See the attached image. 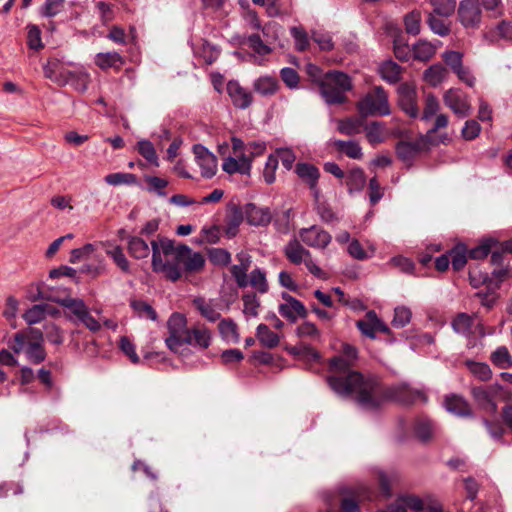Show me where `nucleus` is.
<instances>
[{
	"instance_id": "nucleus-1",
	"label": "nucleus",
	"mask_w": 512,
	"mask_h": 512,
	"mask_svg": "<svg viewBox=\"0 0 512 512\" xmlns=\"http://www.w3.org/2000/svg\"><path fill=\"white\" fill-rule=\"evenodd\" d=\"M330 385L331 389L340 396L353 395L358 404L366 410L375 409L387 400H395L403 404L426 400L423 392L414 390L407 384L384 389L376 380L365 379L360 373L350 374L345 385H340L339 379L331 378Z\"/></svg>"
},
{
	"instance_id": "nucleus-2",
	"label": "nucleus",
	"mask_w": 512,
	"mask_h": 512,
	"mask_svg": "<svg viewBox=\"0 0 512 512\" xmlns=\"http://www.w3.org/2000/svg\"><path fill=\"white\" fill-rule=\"evenodd\" d=\"M205 258L200 252H193L187 245H175L166 237L152 242V268L161 272L171 281H177L184 271L193 273L202 270Z\"/></svg>"
},
{
	"instance_id": "nucleus-3",
	"label": "nucleus",
	"mask_w": 512,
	"mask_h": 512,
	"mask_svg": "<svg viewBox=\"0 0 512 512\" xmlns=\"http://www.w3.org/2000/svg\"><path fill=\"white\" fill-rule=\"evenodd\" d=\"M352 89L351 78L343 72H328L320 84V93L327 104H341L346 101V92Z\"/></svg>"
},
{
	"instance_id": "nucleus-4",
	"label": "nucleus",
	"mask_w": 512,
	"mask_h": 512,
	"mask_svg": "<svg viewBox=\"0 0 512 512\" xmlns=\"http://www.w3.org/2000/svg\"><path fill=\"white\" fill-rule=\"evenodd\" d=\"M65 309V317L73 324H83L92 332L101 329V324L89 312L85 302L79 298L66 297L58 301Z\"/></svg>"
},
{
	"instance_id": "nucleus-5",
	"label": "nucleus",
	"mask_w": 512,
	"mask_h": 512,
	"mask_svg": "<svg viewBox=\"0 0 512 512\" xmlns=\"http://www.w3.org/2000/svg\"><path fill=\"white\" fill-rule=\"evenodd\" d=\"M361 116H387L391 113L388 94L381 86H376L357 104Z\"/></svg>"
},
{
	"instance_id": "nucleus-6",
	"label": "nucleus",
	"mask_w": 512,
	"mask_h": 512,
	"mask_svg": "<svg viewBox=\"0 0 512 512\" xmlns=\"http://www.w3.org/2000/svg\"><path fill=\"white\" fill-rule=\"evenodd\" d=\"M167 328L169 331V336L165 339L167 347L175 353H182L184 350H188L185 347V342L190 339V329L187 328L185 316L180 313H173L167 322Z\"/></svg>"
},
{
	"instance_id": "nucleus-7",
	"label": "nucleus",
	"mask_w": 512,
	"mask_h": 512,
	"mask_svg": "<svg viewBox=\"0 0 512 512\" xmlns=\"http://www.w3.org/2000/svg\"><path fill=\"white\" fill-rule=\"evenodd\" d=\"M233 155L224 158L222 169L228 174L240 173L250 175L252 169V158L244 152V142L236 137L231 139Z\"/></svg>"
},
{
	"instance_id": "nucleus-8",
	"label": "nucleus",
	"mask_w": 512,
	"mask_h": 512,
	"mask_svg": "<svg viewBox=\"0 0 512 512\" xmlns=\"http://www.w3.org/2000/svg\"><path fill=\"white\" fill-rule=\"evenodd\" d=\"M357 356L358 352L354 346L347 343L342 344L341 354L333 357L329 362L330 371L334 374L328 378L330 387L331 378H337L340 385H345L347 378L353 373L349 371V368L353 365Z\"/></svg>"
},
{
	"instance_id": "nucleus-9",
	"label": "nucleus",
	"mask_w": 512,
	"mask_h": 512,
	"mask_svg": "<svg viewBox=\"0 0 512 512\" xmlns=\"http://www.w3.org/2000/svg\"><path fill=\"white\" fill-rule=\"evenodd\" d=\"M397 104L409 118L419 117L418 92L415 84L402 83L397 88Z\"/></svg>"
},
{
	"instance_id": "nucleus-10",
	"label": "nucleus",
	"mask_w": 512,
	"mask_h": 512,
	"mask_svg": "<svg viewBox=\"0 0 512 512\" xmlns=\"http://www.w3.org/2000/svg\"><path fill=\"white\" fill-rule=\"evenodd\" d=\"M506 277H512V270H495L491 277L486 272H482L478 267H471L469 270V281L474 288L486 284L488 288L498 289L500 283Z\"/></svg>"
},
{
	"instance_id": "nucleus-11",
	"label": "nucleus",
	"mask_w": 512,
	"mask_h": 512,
	"mask_svg": "<svg viewBox=\"0 0 512 512\" xmlns=\"http://www.w3.org/2000/svg\"><path fill=\"white\" fill-rule=\"evenodd\" d=\"M458 19L466 29L478 28L482 19L478 0H462L458 6Z\"/></svg>"
},
{
	"instance_id": "nucleus-12",
	"label": "nucleus",
	"mask_w": 512,
	"mask_h": 512,
	"mask_svg": "<svg viewBox=\"0 0 512 512\" xmlns=\"http://www.w3.org/2000/svg\"><path fill=\"white\" fill-rule=\"evenodd\" d=\"M444 104L459 118H465L471 113L468 96L460 89L451 88L443 95Z\"/></svg>"
},
{
	"instance_id": "nucleus-13",
	"label": "nucleus",
	"mask_w": 512,
	"mask_h": 512,
	"mask_svg": "<svg viewBox=\"0 0 512 512\" xmlns=\"http://www.w3.org/2000/svg\"><path fill=\"white\" fill-rule=\"evenodd\" d=\"M301 241L312 248L324 249L331 242V235L319 226L313 225L299 231Z\"/></svg>"
},
{
	"instance_id": "nucleus-14",
	"label": "nucleus",
	"mask_w": 512,
	"mask_h": 512,
	"mask_svg": "<svg viewBox=\"0 0 512 512\" xmlns=\"http://www.w3.org/2000/svg\"><path fill=\"white\" fill-rule=\"evenodd\" d=\"M254 211L255 205L253 203H248L243 207H235L225 229L226 235L229 238L234 237L237 234L238 227L242 223L244 217H246L249 224L254 225Z\"/></svg>"
},
{
	"instance_id": "nucleus-15",
	"label": "nucleus",
	"mask_w": 512,
	"mask_h": 512,
	"mask_svg": "<svg viewBox=\"0 0 512 512\" xmlns=\"http://www.w3.org/2000/svg\"><path fill=\"white\" fill-rule=\"evenodd\" d=\"M501 389L502 387L498 384L489 387H474L472 389V395L482 409L494 414L497 411V404L494 398Z\"/></svg>"
},
{
	"instance_id": "nucleus-16",
	"label": "nucleus",
	"mask_w": 512,
	"mask_h": 512,
	"mask_svg": "<svg viewBox=\"0 0 512 512\" xmlns=\"http://www.w3.org/2000/svg\"><path fill=\"white\" fill-rule=\"evenodd\" d=\"M196 162L201 169L204 178H212L217 172V159L201 144L193 146Z\"/></svg>"
},
{
	"instance_id": "nucleus-17",
	"label": "nucleus",
	"mask_w": 512,
	"mask_h": 512,
	"mask_svg": "<svg viewBox=\"0 0 512 512\" xmlns=\"http://www.w3.org/2000/svg\"><path fill=\"white\" fill-rule=\"evenodd\" d=\"M371 496V488L365 484H359L351 490L349 495L342 498L341 510L343 512H361L358 501L371 499Z\"/></svg>"
},
{
	"instance_id": "nucleus-18",
	"label": "nucleus",
	"mask_w": 512,
	"mask_h": 512,
	"mask_svg": "<svg viewBox=\"0 0 512 512\" xmlns=\"http://www.w3.org/2000/svg\"><path fill=\"white\" fill-rule=\"evenodd\" d=\"M407 509L414 512H424V500L413 494H402L388 505L383 512H407Z\"/></svg>"
},
{
	"instance_id": "nucleus-19",
	"label": "nucleus",
	"mask_w": 512,
	"mask_h": 512,
	"mask_svg": "<svg viewBox=\"0 0 512 512\" xmlns=\"http://www.w3.org/2000/svg\"><path fill=\"white\" fill-rule=\"evenodd\" d=\"M430 146V140L427 136H420L415 141H402L396 146L398 157L403 161H409L420 151L427 150Z\"/></svg>"
},
{
	"instance_id": "nucleus-20",
	"label": "nucleus",
	"mask_w": 512,
	"mask_h": 512,
	"mask_svg": "<svg viewBox=\"0 0 512 512\" xmlns=\"http://www.w3.org/2000/svg\"><path fill=\"white\" fill-rule=\"evenodd\" d=\"M357 328L369 338H375V332L389 333V327L377 316L374 311H369L364 320L357 321Z\"/></svg>"
},
{
	"instance_id": "nucleus-21",
	"label": "nucleus",
	"mask_w": 512,
	"mask_h": 512,
	"mask_svg": "<svg viewBox=\"0 0 512 512\" xmlns=\"http://www.w3.org/2000/svg\"><path fill=\"white\" fill-rule=\"evenodd\" d=\"M283 299L285 302L279 306V312L283 317L295 322L298 317L306 316L307 310L299 300L288 294H283Z\"/></svg>"
},
{
	"instance_id": "nucleus-22",
	"label": "nucleus",
	"mask_w": 512,
	"mask_h": 512,
	"mask_svg": "<svg viewBox=\"0 0 512 512\" xmlns=\"http://www.w3.org/2000/svg\"><path fill=\"white\" fill-rule=\"evenodd\" d=\"M295 172L302 180L308 183L310 189L314 193V196L318 198L319 191L317 189V181L320 176L318 168L312 164L298 163L296 165Z\"/></svg>"
},
{
	"instance_id": "nucleus-23",
	"label": "nucleus",
	"mask_w": 512,
	"mask_h": 512,
	"mask_svg": "<svg viewBox=\"0 0 512 512\" xmlns=\"http://www.w3.org/2000/svg\"><path fill=\"white\" fill-rule=\"evenodd\" d=\"M152 240L151 242H153ZM127 250L131 257L135 259H145L152 251V243L149 244L140 236H127Z\"/></svg>"
},
{
	"instance_id": "nucleus-24",
	"label": "nucleus",
	"mask_w": 512,
	"mask_h": 512,
	"mask_svg": "<svg viewBox=\"0 0 512 512\" xmlns=\"http://www.w3.org/2000/svg\"><path fill=\"white\" fill-rule=\"evenodd\" d=\"M56 313L57 310L49 304H36L24 313L23 318L29 325H32L41 322L47 315Z\"/></svg>"
},
{
	"instance_id": "nucleus-25",
	"label": "nucleus",
	"mask_w": 512,
	"mask_h": 512,
	"mask_svg": "<svg viewBox=\"0 0 512 512\" xmlns=\"http://www.w3.org/2000/svg\"><path fill=\"white\" fill-rule=\"evenodd\" d=\"M227 91L234 105L239 108L244 109L252 102V96L238 82L230 81L227 84Z\"/></svg>"
},
{
	"instance_id": "nucleus-26",
	"label": "nucleus",
	"mask_w": 512,
	"mask_h": 512,
	"mask_svg": "<svg viewBox=\"0 0 512 512\" xmlns=\"http://www.w3.org/2000/svg\"><path fill=\"white\" fill-rule=\"evenodd\" d=\"M95 64L102 70L113 68L120 70L124 65V58L117 52H101L95 55Z\"/></svg>"
},
{
	"instance_id": "nucleus-27",
	"label": "nucleus",
	"mask_w": 512,
	"mask_h": 512,
	"mask_svg": "<svg viewBox=\"0 0 512 512\" xmlns=\"http://www.w3.org/2000/svg\"><path fill=\"white\" fill-rule=\"evenodd\" d=\"M447 77L448 70L441 63L431 65L423 73L424 81L432 87L439 86Z\"/></svg>"
},
{
	"instance_id": "nucleus-28",
	"label": "nucleus",
	"mask_w": 512,
	"mask_h": 512,
	"mask_svg": "<svg viewBox=\"0 0 512 512\" xmlns=\"http://www.w3.org/2000/svg\"><path fill=\"white\" fill-rule=\"evenodd\" d=\"M440 111L439 99L433 93H427L424 96L423 111L419 110V117L417 119L427 123L431 121Z\"/></svg>"
},
{
	"instance_id": "nucleus-29",
	"label": "nucleus",
	"mask_w": 512,
	"mask_h": 512,
	"mask_svg": "<svg viewBox=\"0 0 512 512\" xmlns=\"http://www.w3.org/2000/svg\"><path fill=\"white\" fill-rule=\"evenodd\" d=\"M286 257L294 264L305 262L311 254L297 239H292L285 247Z\"/></svg>"
},
{
	"instance_id": "nucleus-30",
	"label": "nucleus",
	"mask_w": 512,
	"mask_h": 512,
	"mask_svg": "<svg viewBox=\"0 0 512 512\" xmlns=\"http://www.w3.org/2000/svg\"><path fill=\"white\" fill-rule=\"evenodd\" d=\"M445 408L448 412L457 416H470L471 410L466 400L458 395L447 396L444 401Z\"/></svg>"
},
{
	"instance_id": "nucleus-31",
	"label": "nucleus",
	"mask_w": 512,
	"mask_h": 512,
	"mask_svg": "<svg viewBox=\"0 0 512 512\" xmlns=\"http://www.w3.org/2000/svg\"><path fill=\"white\" fill-rule=\"evenodd\" d=\"M193 305L200 312V314L210 322H215L220 318V313L217 310L216 304L212 300L198 297L193 300Z\"/></svg>"
},
{
	"instance_id": "nucleus-32",
	"label": "nucleus",
	"mask_w": 512,
	"mask_h": 512,
	"mask_svg": "<svg viewBox=\"0 0 512 512\" xmlns=\"http://www.w3.org/2000/svg\"><path fill=\"white\" fill-rule=\"evenodd\" d=\"M192 49L194 55L196 57L202 58L206 64H212L219 56V50L217 47L204 40L194 44Z\"/></svg>"
},
{
	"instance_id": "nucleus-33",
	"label": "nucleus",
	"mask_w": 512,
	"mask_h": 512,
	"mask_svg": "<svg viewBox=\"0 0 512 512\" xmlns=\"http://www.w3.org/2000/svg\"><path fill=\"white\" fill-rule=\"evenodd\" d=\"M189 341L185 342L187 345L198 346L200 348H207L211 343V333L205 327H195L189 330Z\"/></svg>"
},
{
	"instance_id": "nucleus-34",
	"label": "nucleus",
	"mask_w": 512,
	"mask_h": 512,
	"mask_svg": "<svg viewBox=\"0 0 512 512\" xmlns=\"http://www.w3.org/2000/svg\"><path fill=\"white\" fill-rule=\"evenodd\" d=\"M376 478L379 483L381 493L384 497L388 498L392 495V484L399 479L396 471H384L381 469L376 470Z\"/></svg>"
},
{
	"instance_id": "nucleus-35",
	"label": "nucleus",
	"mask_w": 512,
	"mask_h": 512,
	"mask_svg": "<svg viewBox=\"0 0 512 512\" xmlns=\"http://www.w3.org/2000/svg\"><path fill=\"white\" fill-rule=\"evenodd\" d=\"M38 341H30L26 348V355L30 362L34 364H39L44 361L46 357V353L44 348L42 347V333L37 331Z\"/></svg>"
},
{
	"instance_id": "nucleus-36",
	"label": "nucleus",
	"mask_w": 512,
	"mask_h": 512,
	"mask_svg": "<svg viewBox=\"0 0 512 512\" xmlns=\"http://www.w3.org/2000/svg\"><path fill=\"white\" fill-rule=\"evenodd\" d=\"M366 184V176L361 168L351 169L346 176V185L350 193L361 191Z\"/></svg>"
},
{
	"instance_id": "nucleus-37",
	"label": "nucleus",
	"mask_w": 512,
	"mask_h": 512,
	"mask_svg": "<svg viewBox=\"0 0 512 512\" xmlns=\"http://www.w3.org/2000/svg\"><path fill=\"white\" fill-rule=\"evenodd\" d=\"M379 73L383 80L394 84L400 80L401 67L394 61L388 60L380 65Z\"/></svg>"
},
{
	"instance_id": "nucleus-38",
	"label": "nucleus",
	"mask_w": 512,
	"mask_h": 512,
	"mask_svg": "<svg viewBox=\"0 0 512 512\" xmlns=\"http://www.w3.org/2000/svg\"><path fill=\"white\" fill-rule=\"evenodd\" d=\"M219 333L222 339L227 343H237L239 341L238 327L230 319H224L219 323Z\"/></svg>"
},
{
	"instance_id": "nucleus-39",
	"label": "nucleus",
	"mask_w": 512,
	"mask_h": 512,
	"mask_svg": "<svg viewBox=\"0 0 512 512\" xmlns=\"http://www.w3.org/2000/svg\"><path fill=\"white\" fill-rule=\"evenodd\" d=\"M106 254L113 260L115 265L124 273H131V265L126 255L123 252V249L116 245L108 250H106Z\"/></svg>"
},
{
	"instance_id": "nucleus-40",
	"label": "nucleus",
	"mask_w": 512,
	"mask_h": 512,
	"mask_svg": "<svg viewBox=\"0 0 512 512\" xmlns=\"http://www.w3.org/2000/svg\"><path fill=\"white\" fill-rule=\"evenodd\" d=\"M247 271L243 265H234L232 267L231 273L239 287H247L249 284L256 286V272L252 271L248 276Z\"/></svg>"
},
{
	"instance_id": "nucleus-41",
	"label": "nucleus",
	"mask_w": 512,
	"mask_h": 512,
	"mask_svg": "<svg viewBox=\"0 0 512 512\" xmlns=\"http://www.w3.org/2000/svg\"><path fill=\"white\" fill-rule=\"evenodd\" d=\"M414 432L422 440H429L435 432V426L428 418H419L414 423Z\"/></svg>"
},
{
	"instance_id": "nucleus-42",
	"label": "nucleus",
	"mask_w": 512,
	"mask_h": 512,
	"mask_svg": "<svg viewBox=\"0 0 512 512\" xmlns=\"http://www.w3.org/2000/svg\"><path fill=\"white\" fill-rule=\"evenodd\" d=\"M334 146L351 159H361L363 157L362 148L355 141L336 140Z\"/></svg>"
},
{
	"instance_id": "nucleus-43",
	"label": "nucleus",
	"mask_w": 512,
	"mask_h": 512,
	"mask_svg": "<svg viewBox=\"0 0 512 512\" xmlns=\"http://www.w3.org/2000/svg\"><path fill=\"white\" fill-rule=\"evenodd\" d=\"M365 130L368 141L373 145L383 142L386 138V128L380 122L370 123Z\"/></svg>"
},
{
	"instance_id": "nucleus-44",
	"label": "nucleus",
	"mask_w": 512,
	"mask_h": 512,
	"mask_svg": "<svg viewBox=\"0 0 512 512\" xmlns=\"http://www.w3.org/2000/svg\"><path fill=\"white\" fill-rule=\"evenodd\" d=\"M474 322V317L466 313H459L452 321V327L458 334L468 336Z\"/></svg>"
},
{
	"instance_id": "nucleus-45",
	"label": "nucleus",
	"mask_w": 512,
	"mask_h": 512,
	"mask_svg": "<svg viewBox=\"0 0 512 512\" xmlns=\"http://www.w3.org/2000/svg\"><path fill=\"white\" fill-rule=\"evenodd\" d=\"M130 306L139 317L152 321L157 320V313L155 309L147 302L133 299L130 301Z\"/></svg>"
},
{
	"instance_id": "nucleus-46",
	"label": "nucleus",
	"mask_w": 512,
	"mask_h": 512,
	"mask_svg": "<svg viewBox=\"0 0 512 512\" xmlns=\"http://www.w3.org/2000/svg\"><path fill=\"white\" fill-rule=\"evenodd\" d=\"M436 53V47L427 41H419L413 47L414 58L421 61L430 60Z\"/></svg>"
},
{
	"instance_id": "nucleus-47",
	"label": "nucleus",
	"mask_w": 512,
	"mask_h": 512,
	"mask_svg": "<svg viewBox=\"0 0 512 512\" xmlns=\"http://www.w3.org/2000/svg\"><path fill=\"white\" fill-rule=\"evenodd\" d=\"M137 150L150 164L158 166V156L153 144L148 140H141L137 143Z\"/></svg>"
},
{
	"instance_id": "nucleus-48",
	"label": "nucleus",
	"mask_w": 512,
	"mask_h": 512,
	"mask_svg": "<svg viewBox=\"0 0 512 512\" xmlns=\"http://www.w3.org/2000/svg\"><path fill=\"white\" fill-rule=\"evenodd\" d=\"M492 362L501 369L512 367V357L505 346L498 347L491 356Z\"/></svg>"
},
{
	"instance_id": "nucleus-49",
	"label": "nucleus",
	"mask_w": 512,
	"mask_h": 512,
	"mask_svg": "<svg viewBox=\"0 0 512 512\" xmlns=\"http://www.w3.org/2000/svg\"><path fill=\"white\" fill-rule=\"evenodd\" d=\"M404 25L407 33L417 35L421 27V13L413 10L404 17Z\"/></svg>"
},
{
	"instance_id": "nucleus-50",
	"label": "nucleus",
	"mask_w": 512,
	"mask_h": 512,
	"mask_svg": "<svg viewBox=\"0 0 512 512\" xmlns=\"http://www.w3.org/2000/svg\"><path fill=\"white\" fill-rule=\"evenodd\" d=\"M433 12L439 16H450L456 7L455 0H430Z\"/></svg>"
},
{
	"instance_id": "nucleus-51",
	"label": "nucleus",
	"mask_w": 512,
	"mask_h": 512,
	"mask_svg": "<svg viewBox=\"0 0 512 512\" xmlns=\"http://www.w3.org/2000/svg\"><path fill=\"white\" fill-rule=\"evenodd\" d=\"M258 340L265 346L272 348L278 345L279 336L270 331L266 325H258Z\"/></svg>"
},
{
	"instance_id": "nucleus-52",
	"label": "nucleus",
	"mask_w": 512,
	"mask_h": 512,
	"mask_svg": "<svg viewBox=\"0 0 512 512\" xmlns=\"http://www.w3.org/2000/svg\"><path fill=\"white\" fill-rule=\"evenodd\" d=\"M65 5V0H46L40 9V14L44 17H54L59 14Z\"/></svg>"
},
{
	"instance_id": "nucleus-53",
	"label": "nucleus",
	"mask_w": 512,
	"mask_h": 512,
	"mask_svg": "<svg viewBox=\"0 0 512 512\" xmlns=\"http://www.w3.org/2000/svg\"><path fill=\"white\" fill-rule=\"evenodd\" d=\"M145 182L148 184L149 192H154L161 197L166 196L165 188L168 186L166 179L157 176H146Z\"/></svg>"
},
{
	"instance_id": "nucleus-54",
	"label": "nucleus",
	"mask_w": 512,
	"mask_h": 512,
	"mask_svg": "<svg viewBox=\"0 0 512 512\" xmlns=\"http://www.w3.org/2000/svg\"><path fill=\"white\" fill-rule=\"evenodd\" d=\"M374 248H371V253H368L364 250L363 246L357 239L351 240V242L348 245L347 252L348 254L357 260H366L373 256L374 254Z\"/></svg>"
},
{
	"instance_id": "nucleus-55",
	"label": "nucleus",
	"mask_w": 512,
	"mask_h": 512,
	"mask_svg": "<svg viewBox=\"0 0 512 512\" xmlns=\"http://www.w3.org/2000/svg\"><path fill=\"white\" fill-rule=\"evenodd\" d=\"M467 366L470 372L482 381H487L492 376L490 367L485 363L468 361Z\"/></svg>"
},
{
	"instance_id": "nucleus-56",
	"label": "nucleus",
	"mask_w": 512,
	"mask_h": 512,
	"mask_svg": "<svg viewBox=\"0 0 512 512\" xmlns=\"http://www.w3.org/2000/svg\"><path fill=\"white\" fill-rule=\"evenodd\" d=\"M278 89L276 78L265 76L258 79V94L269 96L274 94Z\"/></svg>"
},
{
	"instance_id": "nucleus-57",
	"label": "nucleus",
	"mask_w": 512,
	"mask_h": 512,
	"mask_svg": "<svg viewBox=\"0 0 512 512\" xmlns=\"http://www.w3.org/2000/svg\"><path fill=\"white\" fill-rule=\"evenodd\" d=\"M105 182L112 186L134 184L136 182V176L131 173H111L105 176Z\"/></svg>"
},
{
	"instance_id": "nucleus-58",
	"label": "nucleus",
	"mask_w": 512,
	"mask_h": 512,
	"mask_svg": "<svg viewBox=\"0 0 512 512\" xmlns=\"http://www.w3.org/2000/svg\"><path fill=\"white\" fill-rule=\"evenodd\" d=\"M450 262L454 270L458 271L464 268L467 262L466 250L464 247H456L449 253Z\"/></svg>"
},
{
	"instance_id": "nucleus-59",
	"label": "nucleus",
	"mask_w": 512,
	"mask_h": 512,
	"mask_svg": "<svg viewBox=\"0 0 512 512\" xmlns=\"http://www.w3.org/2000/svg\"><path fill=\"white\" fill-rule=\"evenodd\" d=\"M428 25L430 29L439 36H446L450 32L448 23L440 18H437L432 13L428 16Z\"/></svg>"
},
{
	"instance_id": "nucleus-60",
	"label": "nucleus",
	"mask_w": 512,
	"mask_h": 512,
	"mask_svg": "<svg viewBox=\"0 0 512 512\" xmlns=\"http://www.w3.org/2000/svg\"><path fill=\"white\" fill-rule=\"evenodd\" d=\"M497 242L493 239H488L483 241L481 244L476 246L475 248L471 249L469 251V256L472 259H483L488 256V254L491 252L492 247Z\"/></svg>"
},
{
	"instance_id": "nucleus-61",
	"label": "nucleus",
	"mask_w": 512,
	"mask_h": 512,
	"mask_svg": "<svg viewBox=\"0 0 512 512\" xmlns=\"http://www.w3.org/2000/svg\"><path fill=\"white\" fill-rule=\"evenodd\" d=\"M411 316V311L407 307H397L394 310V318L392 320V325L396 328H403L410 322Z\"/></svg>"
},
{
	"instance_id": "nucleus-62",
	"label": "nucleus",
	"mask_w": 512,
	"mask_h": 512,
	"mask_svg": "<svg viewBox=\"0 0 512 512\" xmlns=\"http://www.w3.org/2000/svg\"><path fill=\"white\" fill-rule=\"evenodd\" d=\"M442 60L454 72L463 65V54L459 51L449 50L442 54Z\"/></svg>"
},
{
	"instance_id": "nucleus-63",
	"label": "nucleus",
	"mask_w": 512,
	"mask_h": 512,
	"mask_svg": "<svg viewBox=\"0 0 512 512\" xmlns=\"http://www.w3.org/2000/svg\"><path fill=\"white\" fill-rule=\"evenodd\" d=\"M290 33L295 40V46L298 51H304L309 46L308 35L303 28L292 27Z\"/></svg>"
},
{
	"instance_id": "nucleus-64",
	"label": "nucleus",
	"mask_w": 512,
	"mask_h": 512,
	"mask_svg": "<svg viewBox=\"0 0 512 512\" xmlns=\"http://www.w3.org/2000/svg\"><path fill=\"white\" fill-rule=\"evenodd\" d=\"M338 130L344 135H355L360 131V121L352 118L341 120L338 123Z\"/></svg>"
}]
</instances>
